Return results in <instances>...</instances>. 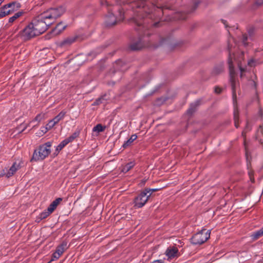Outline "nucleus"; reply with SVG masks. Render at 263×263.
Wrapping results in <instances>:
<instances>
[{"mask_svg":"<svg viewBox=\"0 0 263 263\" xmlns=\"http://www.w3.org/2000/svg\"><path fill=\"white\" fill-rule=\"evenodd\" d=\"M250 237L253 240H256L258 239L259 237H261L258 231H255L253 232Z\"/></svg>","mask_w":263,"mask_h":263,"instance_id":"nucleus-23","label":"nucleus"},{"mask_svg":"<svg viewBox=\"0 0 263 263\" xmlns=\"http://www.w3.org/2000/svg\"><path fill=\"white\" fill-rule=\"evenodd\" d=\"M215 92L216 93H220L221 92V89L220 87H216L215 88Z\"/></svg>","mask_w":263,"mask_h":263,"instance_id":"nucleus-36","label":"nucleus"},{"mask_svg":"<svg viewBox=\"0 0 263 263\" xmlns=\"http://www.w3.org/2000/svg\"><path fill=\"white\" fill-rule=\"evenodd\" d=\"M76 37L74 36L68 37L64 40L61 43L62 46H69L74 43L76 40Z\"/></svg>","mask_w":263,"mask_h":263,"instance_id":"nucleus-15","label":"nucleus"},{"mask_svg":"<svg viewBox=\"0 0 263 263\" xmlns=\"http://www.w3.org/2000/svg\"><path fill=\"white\" fill-rule=\"evenodd\" d=\"M199 101H197L195 103L191 104L190 108L187 110V113L189 115H192L195 111L196 107L199 104Z\"/></svg>","mask_w":263,"mask_h":263,"instance_id":"nucleus-16","label":"nucleus"},{"mask_svg":"<svg viewBox=\"0 0 263 263\" xmlns=\"http://www.w3.org/2000/svg\"><path fill=\"white\" fill-rule=\"evenodd\" d=\"M20 167V166L19 164H17L16 162L14 163L6 174V177L9 178L12 176Z\"/></svg>","mask_w":263,"mask_h":263,"instance_id":"nucleus-13","label":"nucleus"},{"mask_svg":"<svg viewBox=\"0 0 263 263\" xmlns=\"http://www.w3.org/2000/svg\"><path fill=\"white\" fill-rule=\"evenodd\" d=\"M130 166H127L126 171H128V170L130 169Z\"/></svg>","mask_w":263,"mask_h":263,"instance_id":"nucleus-45","label":"nucleus"},{"mask_svg":"<svg viewBox=\"0 0 263 263\" xmlns=\"http://www.w3.org/2000/svg\"><path fill=\"white\" fill-rule=\"evenodd\" d=\"M23 126V130H22V132L24 131L28 126V124H23L22 125Z\"/></svg>","mask_w":263,"mask_h":263,"instance_id":"nucleus-40","label":"nucleus"},{"mask_svg":"<svg viewBox=\"0 0 263 263\" xmlns=\"http://www.w3.org/2000/svg\"><path fill=\"white\" fill-rule=\"evenodd\" d=\"M51 142H48L39 146L37 149L34 151L32 159L40 161L46 158L51 152Z\"/></svg>","mask_w":263,"mask_h":263,"instance_id":"nucleus-4","label":"nucleus"},{"mask_svg":"<svg viewBox=\"0 0 263 263\" xmlns=\"http://www.w3.org/2000/svg\"><path fill=\"white\" fill-rule=\"evenodd\" d=\"M221 21L223 23V24L225 25V26L226 27H227L228 25L226 24V22H227L226 21L222 20Z\"/></svg>","mask_w":263,"mask_h":263,"instance_id":"nucleus-42","label":"nucleus"},{"mask_svg":"<svg viewBox=\"0 0 263 263\" xmlns=\"http://www.w3.org/2000/svg\"><path fill=\"white\" fill-rule=\"evenodd\" d=\"M65 12V8L60 6L51 8L38 15L31 22L39 35L44 33L48 27L54 22Z\"/></svg>","mask_w":263,"mask_h":263,"instance_id":"nucleus-2","label":"nucleus"},{"mask_svg":"<svg viewBox=\"0 0 263 263\" xmlns=\"http://www.w3.org/2000/svg\"><path fill=\"white\" fill-rule=\"evenodd\" d=\"M66 26L62 22L59 23L52 30V33L54 35H59L66 28Z\"/></svg>","mask_w":263,"mask_h":263,"instance_id":"nucleus-12","label":"nucleus"},{"mask_svg":"<svg viewBox=\"0 0 263 263\" xmlns=\"http://www.w3.org/2000/svg\"><path fill=\"white\" fill-rule=\"evenodd\" d=\"M159 23H155L154 24V25L155 26V27H158V24H159Z\"/></svg>","mask_w":263,"mask_h":263,"instance_id":"nucleus-44","label":"nucleus"},{"mask_svg":"<svg viewBox=\"0 0 263 263\" xmlns=\"http://www.w3.org/2000/svg\"><path fill=\"white\" fill-rule=\"evenodd\" d=\"M254 63V61L253 60H250V61H248V65L250 66H253Z\"/></svg>","mask_w":263,"mask_h":263,"instance_id":"nucleus-37","label":"nucleus"},{"mask_svg":"<svg viewBox=\"0 0 263 263\" xmlns=\"http://www.w3.org/2000/svg\"><path fill=\"white\" fill-rule=\"evenodd\" d=\"M156 1V0H138L134 3L133 2V5H134V6L137 8H145L148 7V5L149 4L153 7L155 5ZM133 7L134 6H133Z\"/></svg>","mask_w":263,"mask_h":263,"instance_id":"nucleus-11","label":"nucleus"},{"mask_svg":"<svg viewBox=\"0 0 263 263\" xmlns=\"http://www.w3.org/2000/svg\"><path fill=\"white\" fill-rule=\"evenodd\" d=\"M258 231L259 232L260 236H263V227L262 228H261L260 229H259V230H258Z\"/></svg>","mask_w":263,"mask_h":263,"instance_id":"nucleus-39","label":"nucleus"},{"mask_svg":"<svg viewBox=\"0 0 263 263\" xmlns=\"http://www.w3.org/2000/svg\"><path fill=\"white\" fill-rule=\"evenodd\" d=\"M51 213H52L50 212V211H48V209H47V211H44V212H43L42 213H41L40 214V215L39 216V218L40 220L44 219L47 218Z\"/></svg>","mask_w":263,"mask_h":263,"instance_id":"nucleus-19","label":"nucleus"},{"mask_svg":"<svg viewBox=\"0 0 263 263\" xmlns=\"http://www.w3.org/2000/svg\"><path fill=\"white\" fill-rule=\"evenodd\" d=\"M210 230H201L192 236L191 242L195 245H200L203 243L210 238Z\"/></svg>","mask_w":263,"mask_h":263,"instance_id":"nucleus-5","label":"nucleus"},{"mask_svg":"<svg viewBox=\"0 0 263 263\" xmlns=\"http://www.w3.org/2000/svg\"><path fill=\"white\" fill-rule=\"evenodd\" d=\"M105 97H106V96H104L97 99L94 102L93 105H98L101 103H105V101L106 100V99H105Z\"/></svg>","mask_w":263,"mask_h":263,"instance_id":"nucleus-22","label":"nucleus"},{"mask_svg":"<svg viewBox=\"0 0 263 263\" xmlns=\"http://www.w3.org/2000/svg\"><path fill=\"white\" fill-rule=\"evenodd\" d=\"M137 136L136 135H133V141L136 139Z\"/></svg>","mask_w":263,"mask_h":263,"instance_id":"nucleus-43","label":"nucleus"},{"mask_svg":"<svg viewBox=\"0 0 263 263\" xmlns=\"http://www.w3.org/2000/svg\"><path fill=\"white\" fill-rule=\"evenodd\" d=\"M198 4V3H197L195 4V7L194 9H195L197 7Z\"/></svg>","mask_w":263,"mask_h":263,"instance_id":"nucleus-46","label":"nucleus"},{"mask_svg":"<svg viewBox=\"0 0 263 263\" xmlns=\"http://www.w3.org/2000/svg\"><path fill=\"white\" fill-rule=\"evenodd\" d=\"M149 198V195L146 194L144 190L140 192L135 197L134 204V207L136 209L143 207L147 202Z\"/></svg>","mask_w":263,"mask_h":263,"instance_id":"nucleus-7","label":"nucleus"},{"mask_svg":"<svg viewBox=\"0 0 263 263\" xmlns=\"http://www.w3.org/2000/svg\"><path fill=\"white\" fill-rule=\"evenodd\" d=\"M247 39H248V37L247 36L246 34H243V36H242V42L243 43V44L245 45V46H246L247 45V43L246 42L247 40Z\"/></svg>","mask_w":263,"mask_h":263,"instance_id":"nucleus-32","label":"nucleus"},{"mask_svg":"<svg viewBox=\"0 0 263 263\" xmlns=\"http://www.w3.org/2000/svg\"><path fill=\"white\" fill-rule=\"evenodd\" d=\"M165 255L167 257V259H172L180 256V253L176 247L173 246L170 247L166 249Z\"/></svg>","mask_w":263,"mask_h":263,"instance_id":"nucleus-10","label":"nucleus"},{"mask_svg":"<svg viewBox=\"0 0 263 263\" xmlns=\"http://www.w3.org/2000/svg\"><path fill=\"white\" fill-rule=\"evenodd\" d=\"M79 135H80V131L76 130L71 135L74 137V139H76L79 137Z\"/></svg>","mask_w":263,"mask_h":263,"instance_id":"nucleus-34","label":"nucleus"},{"mask_svg":"<svg viewBox=\"0 0 263 263\" xmlns=\"http://www.w3.org/2000/svg\"><path fill=\"white\" fill-rule=\"evenodd\" d=\"M56 125L55 122L53 120V119L50 120L48 123L46 124L48 129H51L52 127H53Z\"/></svg>","mask_w":263,"mask_h":263,"instance_id":"nucleus-28","label":"nucleus"},{"mask_svg":"<svg viewBox=\"0 0 263 263\" xmlns=\"http://www.w3.org/2000/svg\"><path fill=\"white\" fill-rule=\"evenodd\" d=\"M16 3H11L4 6L0 9V18L3 17L6 15L10 14L14 10Z\"/></svg>","mask_w":263,"mask_h":263,"instance_id":"nucleus-8","label":"nucleus"},{"mask_svg":"<svg viewBox=\"0 0 263 263\" xmlns=\"http://www.w3.org/2000/svg\"><path fill=\"white\" fill-rule=\"evenodd\" d=\"M41 129L43 134L46 133L49 130H50V129L48 128L46 125L45 127H42Z\"/></svg>","mask_w":263,"mask_h":263,"instance_id":"nucleus-31","label":"nucleus"},{"mask_svg":"<svg viewBox=\"0 0 263 263\" xmlns=\"http://www.w3.org/2000/svg\"><path fill=\"white\" fill-rule=\"evenodd\" d=\"M248 175L249 176L250 179L251 181L252 182H254V177H253V171L249 170L248 171Z\"/></svg>","mask_w":263,"mask_h":263,"instance_id":"nucleus-29","label":"nucleus"},{"mask_svg":"<svg viewBox=\"0 0 263 263\" xmlns=\"http://www.w3.org/2000/svg\"><path fill=\"white\" fill-rule=\"evenodd\" d=\"M74 139H75L74 138V137L72 135H71L68 138H66L65 140L68 144L69 143L72 142Z\"/></svg>","mask_w":263,"mask_h":263,"instance_id":"nucleus-30","label":"nucleus"},{"mask_svg":"<svg viewBox=\"0 0 263 263\" xmlns=\"http://www.w3.org/2000/svg\"><path fill=\"white\" fill-rule=\"evenodd\" d=\"M67 144H68L67 142L65 140L62 141L57 147L56 151L59 152L64 147H65Z\"/></svg>","mask_w":263,"mask_h":263,"instance_id":"nucleus-24","label":"nucleus"},{"mask_svg":"<svg viewBox=\"0 0 263 263\" xmlns=\"http://www.w3.org/2000/svg\"><path fill=\"white\" fill-rule=\"evenodd\" d=\"M62 200V199L61 198H58L54 200L48 208V211H50V212L52 213Z\"/></svg>","mask_w":263,"mask_h":263,"instance_id":"nucleus-14","label":"nucleus"},{"mask_svg":"<svg viewBox=\"0 0 263 263\" xmlns=\"http://www.w3.org/2000/svg\"><path fill=\"white\" fill-rule=\"evenodd\" d=\"M263 4V0H256L255 4L258 6H261Z\"/></svg>","mask_w":263,"mask_h":263,"instance_id":"nucleus-35","label":"nucleus"},{"mask_svg":"<svg viewBox=\"0 0 263 263\" xmlns=\"http://www.w3.org/2000/svg\"><path fill=\"white\" fill-rule=\"evenodd\" d=\"M116 3H119L120 5H122L124 6H127V8H122L121 9H119L118 15H115L114 13L109 11L108 14L105 16V24L107 26H112L116 24L118 22L123 21L127 15V12L125 11V9L127 10L131 7V0L101 1V4L106 7L114 5Z\"/></svg>","mask_w":263,"mask_h":263,"instance_id":"nucleus-3","label":"nucleus"},{"mask_svg":"<svg viewBox=\"0 0 263 263\" xmlns=\"http://www.w3.org/2000/svg\"><path fill=\"white\" fill-rule=\"evenodd\" d=\"M223 70V66L221 65L218 67H216L213 70V72L216 74H219L221 73Z\"/></svg>","mask_w":263,"mask_h":263,"instance_id":"nucleus-26","label":"nucleus"},{"mask_svg":"<svg viewBox=\"0 0 263 263\" xmlns=\"http://www.w3.org/2000/svg\"><path fill=\"white\" fill-rule=\"evenodd\" d=\"M145 180H142L141 182L139 184L140 186H142L144 185Z\"/></svg>","mask_w":263,"mask_h":263,"instance_id":"nucleus-41","label":"nucleus"},{"mask_svg":"<svg viewBox=\"0 0 263 263\" xmlns=\"http://www.w3.org/2000/svg\"><path fill=\"white\" fill-rule=\"evenodd\" d=\"M245 149H247L246 144H245ZM246 159H247V162H248V161H249V155H248V152L247 151V149H246Z\"/></svg>","mask_w":263,"mask_h":263,"instance_id":"nucleus-38","label":"nucleus"},{"mask_svg":"<svg viewBox=\"0 0 263 263\" xmlns=\"http://www.w3.org/2000/svg\"><path fill=\"white\" fill-rule=\"evenodd\" d=\"M22 15V12H18L14 14L13 16L10 17L9 19V23H12L14 22L17 18L20 17Z\"/></svg>","mask_w":263,"mask_h":263,"instance_id":"nucleus-20","label":"nucleus"},{"mask_svg":"<svg viewBox=\"0 0 263 263\" xmlns=\"http://www.w3.org/2000/svg\"><path fill=\"white\" fill-rule=\"evenodd\" d=\"M143 47L144 44L141 41H140L138 43H133V51L140 50L142 49Z\"/></svg>","mask_w":263,"mask_h":263,"instance_id":"nucleus-18","label":"nucleus"},{"mask_svg":"<svg viewBox=\"0 0 263 263\" xmlns=\"http://www.w3.org/2000/svg\"><path fill=\"white\" fill-rule=\"evenodd\" d=\"M231 42H235L234 39L233 37H230L228 40V50L229 51V56L228 59V64L230 70V81L231 84L232 90V97L234 103V120L235 126L236 128H238L239 126V112L237 108L236 104V92L235 90L236 87V81L235 80V71L234 66L233 65V58L235 61H236L237 63V65L239 68V70L241 72L240 77H242V73L246 71V68L242 67L241 64V60H243L244 58V52H241L239 57H236L233 50V45L231 44Z\"/></svg>","mask_w":263,"mask_h":263,"instance_id":"nucleus-1","label":"nucleus"},{"mask_svg":"<svg viewBox=\"0 0 263 263\" xmlns=\"http://www.w3.org/2000/svg\"><path fill=\"white\" fill-rule=\"evenodd\" d=\"M44 117H45L44 114H38L31 122L36 121H38L39 122H40L42 120L44 119Z\"/></svg>","mask_w":263,"mask_h":263,"instance_id":"nucleus-25","label":"nucleus"},{"mask_svg":"<svg viewBox=\"0 0 263 263\" xmlns=\"http://www.w3.org/2000/svg\"><path fill=\"white\" fill-rule=\"evenodd\" d=\"M66 112L65 111L60 112L56 117H55L53 120L55 122L56 124L59 123L61 120H63L65 116Z\"/></svg>","mask_w":263,"mask_h":263,"instance_id":"nucleus-17","label":"nucleus"},{"mask_svg":"<svg viewBox=\"0 0 263 263\" xmlns=\"http://www.w3.org/2000/svg\"><path fill=\"white\" fill-rule=\"evenodd\" d=\"M36 35H39V34L31 23L20 31L18 34V36L24 41L29 40Z\"/></svg>","mask_w":263,"mask_h":263,"instance_id":"nucleus-6","label":"nucleus"},{"mask_svg":"<svg viewBox=\"0 0 263 263\" xmlns=\"http://www.w3.org/2000/svg\"><path fill=\"white\" fill-rule=\"evenodd\" d=\"M144 190L145 192H146V194H147L149 195V197H150L151 195L152 194V193L153 192L158 191L159 190V189H148V188H146Z\"/></svg>","mask_w":263,"mask_h":263,"instance_id":"nucleus-27","label":"nucleus"},{"mask_svg":"<svg viewBox=\"0 0 263 263\" xmlns=\"http://www.w3.org/2000/svg\"><path fill=\"white\" fill-rule=\"evenodd\" d=\"M131 140L132 137H130L125 143L123 144V146L124 147H126L127 146L129 145L132 143Z\"/></svg>","mask_w":263,"mask_h":263,"instance_id":"nucleus-33","label":"nucleus"},{"mask_svg":"<svg viewBox=\"0 0 263 263\" xmlns=\"http://www.w3.org/2000/svg\"><path fill=\"white\" fill-rule=\"evenodd\" d=\"M105 129V126H103L101 124H97L93 128V132H97L98 133L104 131Z\"/></svg>","mask_w":263,"mask_h":263,"instance_id":"nucleus-21","label":"nucleus"},{"mask_svg":"<svg viewBox=\"0 0 263 263\" xmlns=\"http://www.w3.org/2000/svg\"><path fill=\"white\" fill-rule=\"evenodd\" d=\"M67 248V243L65 241H63L57 248L55 252L52 255V260L59 258Z\"/></svg>","mask_w":263,"mask_h":263,"instance_id":"nucleus-9","label":"nucleus"}]
</instances>
